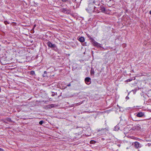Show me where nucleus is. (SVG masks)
Returning <instances> with one entry per match:
<instances>
[{
    "label": "nucleus",
    "instance_id": "f257e3e1",
    "mask_svg": "<svg viewBox=\"0 0 151 151\" xmlns=\"http://www.w3.org/2000/svg\"><path fill=\"white\" fill-rule=\"evenodd\" d=\"M105 11V8L102 5L100 6L99 7H95V8H94V12L96 13H99L100 12L104 13Z\"/></svg>",
    "mask_w": 151,
    "mask_h": 151
},
{
    "label": "nucleus",
    "instance_id": "f03ea898",
    "mask_svg": "<svg viewBox=\"0 0 151 151\" xmlns=\"http://www.w3.org/2000/svg\"><path fill=\"white\" fill-rule=\"evenodd\" d=\"M94 8H95V6H93V4L90 3L88 4V7L86 10L90 13H91L95 12Z\"/></svg>",
    "mask_w": 151,
    "mask_h": 151
},
{
    "label": "nucleus",
    "instance_id": "7ed1b4c3",
    "mask_svg": "<svg viewBox=\"0 0 151 151\" xmlns=\"http://www.w3.org/2000/svg\"><path fill=\"white\" fill-rule=\"evenodd\" d=\"M92 44L95 46H96L97 47H101V44L98 43L96 41L94 40L93 41H92L91 42Z\"/></svg>",
    "mask_w": 151,
    "mask_h": 151
},
{
    "label": "nucleus",
    "instance_id": "20e7f679",
    "mask_svg": "<svg viewBox=\"0 0 151 151\" xmlns=\"http://www.w3.org/2000/svg\"><path fill=\"white\" fill-rule=\"evenodd\" d=\"M141 129L140 125L139 124L136 125L132 128V129L133 130H139Z\"/></svg>",
    "mask_w": 151,
    "mask_h": 151
},
{
    "label": "nucleus",
    "instance_id": "39448f33",
    "mask_svg": "<svg viewBox=\"0 0 151 151\" xmlns=\"http://www.w3.org/2000/svg\"><path fill=\"white\" fill-rule=\"evenodd\" d=\"M47 44L48 47L52 48H55L56 47V45L55 44H52L49 41L47 43Z\"/></svg>",
    "mask_w": 151,
    "mask_h": 151
},
{
    "label": "nucleus",
    "instance_id": "423d86ee",
    "mask_svg": "<svg viewBox=\"0 0 151 151\" xmlns=\"http://www.w3.org/2000/svg\"><path fill=\"white\" fill-rule=\"evenodd\" d=\"M60 11L65 14H69L70 12V10L66 8H63L60 9Z\"/></svg>",
    "mask_w": 151,
    "mask_h": 151
},
{
    "label": "nucleus",
    "instance_id": "0eeeda50",
    "mask_svg": "<svg viewBox=\"0 0 151 151\" xmlns=\"http://www.w3.org/2000/svg\"><path fill=\"white\" fill-rule=\"evenodd\" d=\"M133 143L134 144V147H135L137 149L141 147L142 145L140 144L137 142H135L134 143H133L132 145H133Z\"/></svg>",
    "mask_w": 151,
    "mask_h": 151
},
{
    "label": "nucleus",
    "instance_id": "6e6552de",
    "mask_svg": "<svg viewBox=\"0 0 151 151\" xmlns=\"http://www.w3.org/2000/svg\"><path fill=\"white\" fill-rule=\"evenodd\" d=\"M85 81L87 84L89 85L91 83V79L90 78L86 77L85 79Z\"/></svg>",
    "mask_w": 151,
    "mask_h": 151
},
{
    "label": "nucleus",
    "instance_id": "1a4fd4ad",
    "mask_svg": "<svg viewBox=\"0 0 151 151\" xmlns=\"http://www.w3.org/2000/svg\"><path fill=\"white\" fill-rule=\"evenodd\" d=\"M144 114H145L144 113L142 112H139L138 113L136 116L137 117H140L143 116H144Z\"/></svg>",
    "mask_w": 151,
    "mask_h": 151
},
{
    "label": "nucleus",
    "instance_id": "9d476101",
    "mask_svg": "<svg viewBox=\"0 0 151 151\" xmlns=\"http://www.w3.org/2000/svg\"><path fill=\"white\" fill-rule=\"evenodd\" d=\"M79 41H80L81 42H84L85 40L84 38L83 37H81L79 38Z\"/></svg>",
    "mask_w": 151,
    "mask_h": 151
},
{
    "label": "nucleus",
    "instance_id": "9b49d317",
    "mask_svg": "<svg viewBox=\"0 0 151 151\" xmlns=\"http://www.w3.org/2000/svg\"><path fill=\"white\" fill-rule=\"evenodd\" d=\"M90 73L91 75H94V70L92 68H91L90 70Z\"/></svg>",
    "mask_w": 151,
    "mask_h": 151
},
{
    "label": "nucleus",
    "instance_id": "f8f14e48",
    "mask_svg": "<svg viewBox=\"0 0 151 151\" xmlns=\"http://www.w3.org/2000/svg\"><path fill=\"white\" fill-rule=\"evenodd\" d=\"M87 35L89 39L91 40V42L92 41H93V39L92 38L91 36L89 34H87Z\"/></svg>",
    "mask_w": 151,
    "mask_h": 151
},
{
    "label": "nucleus",
    "instance_id": "ddd939ff",
    "mask_svg": "<svg viewBox=\"0 0 151 151\" xmlns=\"http://www.w3.org/2000/svg\"><path fill=\"white\" fill-rule=\"evenodd\" d=\"M48 108H52L54 106V104H52L48 105Z\"/></svg>",
    "mask_w": 151,
    "mask_h": 151
},
{
    "label": "nucleus",
    "instance_id": "4468645a",
    "mask_svg": "<svg viewBox=\"0 0 151 151\" xmlns=\"http://www.w3.org/2000/svg\"><path fill=\"white\" fill-rule=\"evenodd\" d=\"M30 73V74L32 76L34 75H35V72L34 71H31Z\"/></svg>",
    "mask_w": 151,
    "mask_h": 151
},
{
    "label": "nucleus",
    "instance_id": "2eb2a0df",
    "mask_svg": "<svg viewBox=\"0 0 151 151\" xmlns=\"http://www.w3.org/2000/svg\"><path fill=\"white\" fill-rule=\"evenodd\" d=\"M119 129V127L118 126H116L114 127V130L115 131H118Z\"/></svg>",
    "mask_w": 151,
    "mask_h": 151
},
{
    "label": "nucleus",
    "instance_id": "dca6fc26",
    "mask_svg": "<svg viewBox=\"0 0 151 151\" xmlns=\"http://www.w3.org/2000/svg\"><path fill=\"white\" fill-rule=\"evenodd\" d=\"M44 122V121H43V120H41V121H40L39 122V124H40V125H42L43 123Z\"/></svg>",
    "mask_w": 151,
    "mask_h": 151
},
{
    "label": "nucleus",
    "instance_id": "f3484780",
    "mask_svg": "<svg viewBox=\"0 0 151 151\" xmlns=\"http://www.w3.org/2000/svg\"><path fill=\"white\" fill-rule=\"evenodd\" d=\"M132 79H128L127 80L125 81L127 82H130L132 81Z\"/></svg>",
    "mask_w": 151,
    "mask_h": 151
},
{
    "label": "nucleus",
    "instance_id": "a211bd4d",
    "mask_svg": "<svg viewBox=\"0 0 151 151\" xmlns=\"http://www.w3.org/2000/svg\"><path fill=\"white\" fill-rule=\"evenodd\" d=\"M4 23L5 24H9V22L6 21H4Z\"/></svg>",
    "mask_w": 151,
    "mask_h": 151
},
{
    "label": "nucleus",
    "instance_id": "6ab92c4d",
    "mask_svg": "<svg viewBox=\"0 0 151 151\" xmlns=\"http://www.w3.org/2000/svg\"><path fill=\"white\" fill-rule=\"evenodd\" d=\"M131 138L132 139H135V140H136V139H137L136 137H135L133 136L131 137Z\"/></svg>",
    "mask_w": 151,
    "mask_h": 151
},
{
    "label": "nucleus",
    "instance_id": "aec40b11",
    "mask_svg": "<svg viewBox=\"0 0 151 151\" xmlns=\"http://www.w3.org/2000/svg\"><path fill=\"white\" fill-rule=\"evenodd\" d=\"M95 141H94V140H91L90 142V143L91 144H93V143H94V142H95Z\"/></svg>",
    "mask_w": 151,
    "mask_h": 151
},
{
    "label": "nucleus",
    "instance_id": "412c9836",
    "mask_svg": "<svg viewBox=\"0 0 151 151\" xmlns=\"http://www.w3.org/2000/svg\"><path fill=\"white\" fill-rule=\"evenodd\" d=\"M55 95V93L54 92H52V94L51 96H53Z\"/></svg>",
    "mask_w": 151,
    "mask_h": 151
},
{
    "label": "nucleus",
    "instance_id": "4be33fe9",
    "mask_svg": "<svg viewBox=\"0 0 151 151\" xmlns=\"http://www.w3.org/2000/svg\"><path fill=\"white\" fill-rule=\"evenodd\" d=\"M61 1H62L63 2H65L67 1H68V0H61Z\"/></svg>",
    "mask_w": 151,
    "mask_h": 151
},
{
    "label": "nucleus",
    "instance_id": "5701e85b",
    "mask_svg": "<svg viewBox=\"0 0 151 151\" xmlns=\"http://www.w3.org/2000/svg\"><path fill=\"white\" fill-rule=\"evenodd\" d=\"M105 129H103V130H104ZM102 130V129H101V130H98V132H99L100 131H101V130Z\"/></svg>",
    "mask_w": 151,
    "mask_h": 151
},
{
    "label": "nucleus",
    "instance_id": "b1692460",
    "mask_svg": "<svg viewBox=\"0 0 151 151\" xmlns=\"http://www.w3.org/2000/svg\"><path fill=\"white\" fill-rule=\"evenodd\" d=\"M126 99H129V97L128 96H127L126 97Z\"/></svg>",
    "mask_w": 151,
    "mask_h": 151
},
{
    "label": "nucleus",
    "instance_id": "393cba45",
    "mask_svg": "<svg viewBox=\"0 0 151 151\" xmlns=\"http://www.w3.org/2000/svg\"><path fill=\"white\" fill-rule=\"evenodd\" d=\"M0 151H4V150L0 148Z\"/></svg>",
    "mask_w": 151,
    "mask_h": 151
},
{
    "label": "nucleus",
    "instance_id": "a878e982",
    "mask_svg": "<svg viewBox=\"0 0 151 151\" xmlns=\"http://www.w3.org/2000/svg\"><path fill=\"white\" fill-rule=\"evenodd\" d=\"M70 86V83H69L68 84L67 86Z\"/></svg>",
    "mask_w": 151,
    "mask_h": 151
},
{
    "label": "nucleus",
    "instance_id": "bb28decb",
    "mask_svg": "<svg viewBox=\"0 0 151 151\" xmlns=\"http://www.w3.org/2000/svg\"><path fill=\"white\" fill-rule=\"evenodd\" d=\"M149 13L150 14H151V10L150 11V12H149Z\"/></svg>",
    "mask_w": 151,
    "mask_h": 151
},
{
    "label": "nucleus",
    "instance_id": "cd10ccee",
    "mask_svg": "<svg viewBox=\"0 0 151 151\" xmlns=\"http://www.w3.org/2000/svg\"><path fill=\"white\" fill-rule=\"evenodd\" d=\"M117 145L119 146V147H120V146H121V145L120 144H119V145Z\"/></svg>",
    "mask_w": 151,
    "mask_h": 151
},
{
    "label": "nucleus",
    "instance_id": "c85d7f7f",
    "mask_svg": "<svg viewBox=\"0 0 151 151\" xmlns=\"http://www.w3.org/2000/svg\"><path fill=\"white\" fill-rule=\"evenodd\" d=\"M44 73H47V72L46 71H45L44 72Z\"/></svg>",
    "mask_w": 151,
    "mask_h": 151
},
{
    "label": "nucleus",
    "instance_id": "c756f323",
    "mask_svg": "<svg viewBox=\"0 0 151 151\" xmlns=\"http://www.w3.org/2000/svg\"><path fill=\"white\" fill-rule=\"evenodd\" d=\"M55 95H57V93H55Z\"/></svg>",
    "mask_w": 151,
    "mask_h": 151
},
{
    "label": "nucleus",
    "instance_id": "7c9ffc66",
    "mask_svg": "<svg viewBox=\"0 0 151 151\" xmlns=\"http://www.w3.org/2000/svg\"><path fill=\"white\" fill-rule=\"evenodd\" d=\"M95 3V1H93V3Z\"/></svg>",
    "mask_w": 151,
    "mask_h": 151
},
{
    "label": "nucleus",
    "instance_id": "2f4dec72",
    "mask_svg": "<svg viewBox=\"0 0 151 151\" xmlns=\"http://www.w3.org/2000/svg\"><path fill=\"white\" fill-rule=\"evenodd\" d=\"M99 4H98V6H99Z\"/></svg>",
    "mask_w": 151,
    "mask_h": 151
}]
</instances>
